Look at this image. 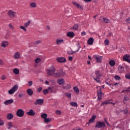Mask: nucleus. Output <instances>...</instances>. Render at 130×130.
Instances as JSON below:
<instances>
[{"instance_id":"nucleus-35","label":"nucleus","mask_w":130,"mask_h":130,"mask_svg":"<svg viewBox=\"0 0 130 130\" xmlns=\"http://www.w3.org/2000/svg\"><path fill=\"white\" fill-rule=\"evenodd\" d=\"M76 45L77 46L78 50L76 51L77 52L80 50V49L81 48V45H80V43L78 42L76 44Z\"/></svg>"},{"instance_id":"nucleus-62","label":"nucleus","mask_w":130,"mask_h":130,"mask_svg":"<svg viewBox=\"0 0 130 130\" xmlns=\"http://www.w3.org/2000/svg\"><path fill=\"white\" fill-rule=\"evenodd\" d=\"M91 1L92 0H85V2H86V3H88L89 2H91Z\"/></svg>"},{"instance_id":"nucleus-6","label":"nucleus","mask_w":130,"mask_h":130,"mask_svg":"<svg viewBox=\"0 0 130 130\" xmlns=\"http://www.w3.org/2000/svg\"><path fill=\"white\" fill-rule=\"evenodd\" d=\"M93 58L96 60V62L99 63L101 62V61H102V59H103V57L102 56L98 55H93Z\"/></svg>"},{"instance_id":"nucleus-27","label":"nucleus","mask_w":130,"mask_h":130,"mask_svg":"<svg viewBox=\"0 0 130 130\" xmlns=\"http://www.w3.org/2000/svg\"><path fill=\"white\" fill-rule=\"evenodd\" d=\"M14 74H15V75H19L20 74V71L19 70L17 69V68H15L13 70Z\"/></svg>"},{"instance_id":"nucleus-56","label":"nucleus","mask_w":130,"mask_h":130,"mask_svg":"<svg viewBox=\"0 0 130 130\" xmlns=\"http://www.w3.org/2000/svg\"><path fill=\"white\" fill-rule=\"evenodd\" d=\"M41 91H42V87H39L38 89V92H39V93H40V92H41Z\"/></svg>"},{"instance_id":"nucleus-5","label":"nucleus","mask_w":130,"mask_h":130,"mask_svg":"<svg viewBox=\"0 0 130 130\" xmlns=\"http://www.w3.org/2000/svg\"><path fill=\"white\" fill-rule=\"evenodd\" d=\"M16 114L18 116V117H23L24 114V110L21 109H18L17 111Z\"/></svg>"},{"instance_id":"nucleus-52","label":"nucleus","mask_w":130,"mask_h":130,"mask_svg":"<svg viewBox=\"0 0 130 130\" xmlns=\"http://www.w3.org/2000/svg\"><path fill=\"white\" fill-rule=\"evenodd\" d=\"M104 104L105 105L109 104V102L106 101L102 103V105H104Z\"/></svg>"},{"instance_id":"nucleus-41","label":"nucleus","mask_w":130,"mask_h":130,"mask_svg":"<svg viewBox=\"0 0 130 130\" xmlns=\"http://www.w3.org/2000/svg\"><path fill=\"white\" fill-rule=\"evenodd\" d=\"M8 126L10 127H13V123L12 122H9L7 123Z\"/></svg>"},{"instance_id":"nucleus-34","label":"nucleus","mask_w":130,"mask_h":130,"mask_svg":"<svg viewBox=\"0 0 130 130\" xmlns=\"http://www.w3.org/2000/svg\"><path fill=\"white\" fill-rule=\"evenodd\" d=\"M42 118H43L44 119H46L47 117V114L43 113L41 115Z\"/></svg>"},{"instance_id":"nucleus-64","label":"nucleus","mask_w":130,"mask_h":130,"mask_svg":"<svg viewBox=\"0 0 130 130\" xmlns=\"http://www.w3.org/2000/svg\"><path fill=\"white\" fill-rule=\"evenodd\" d=\"M91 63V62L90 61H87V64H90Z\"/></svg>"},{"instance_id":"nucleus-38","label":"nucleus","mask_w":130,"mask_h":130,"mask_svg":"<svg viewBox=\"0 0 130 130\" xmlns=\"http://www.w3.org/2000/svg\"><path fill=\"white\" fill-rule=\"evenodd\" d=\"M48 89H44L43 91V93L44 94V95L48 94Z\"/></svg>"},{"instance_id":"nucleus-48","label":"nucleus","mask_w":130,"mask_h":130,"mask_svg":"<svg viewBox=\"0 0 130 130\" xmlns=\"http://www.w3.org/2000/svg\"><path fill=\"white\" fill-rule=\"evenodd\" d=\"M28 86L31 87V86H32V85H33V81H30L29 82H28Z\"/></svg>"},{"instance_id":"nucleus-9","label":"nucleus","mask_w":130,"mask_h":130,"mask_svg":"<svg viewBox=\"0 0 130 130\" xmlns=\"http://www.w3.org/2000/svg\"><path fill=\"white\" fill-rule=\"evenodd\" d=\"M100 20L101 22H103V23H109V22H110V20H109L108 18H107L103 16H101L100 17Z\"/></svg>"},{"instance_id":"nucleus-12","label":"nucleus","mask_w":130,"mask_h":130,"mask_svg":"<svg viewBox=\"0 0 130 130\" xmlns=\"http://www.w3.org/2000/svg\"><path fill=\"white\" fill-rule=\"evenodd\" d=\"M118 71L120 74L123 73L124 72V67L121 65H119L118 67Z\"/></svg>"},{"instance_id":"nucleus-22","label":"nucleus","mask_w":130,"mask_h":130,"mask_svg":"<svg viewBox=\"0 0 130 130\" xmlns=\"http://www.w3.org/2000/svg\"><path fill=\"white\" fill-rule=\"evenodd\" d=\"M26 92L29 96H32L33 95V90L31 89L28 88L27 89Z\"/></svg>"},{"instance_id":"nucleus-57","label":"nucleus","mask_w":130,"mask_h":130,"mask_svg":"<svg viewBox=\"0 0 130 130\" xmlns=\"http://www.w3.org/2000/svg\"><path fill=\"white\" fill-rule=\"evenodd\" d=\"M6 78H7L5 75H3L2 77H1V79L4 80L6 79Z\"/></svg>"},{"instance_id":"nucleus-40","label":"nucleus","mask_w":130,"mask_h":130,"mask_svg":"<svg viewBox=\"0 0 130 130\" xmlns=\"http://www.w3.org/2000/svg\"><path fill=\"white\" fill-rule=\"evenodd\" d=\"M18 97L19 98H22L23 97H25V93H20L18 95Z\"/></svg>"},{"instance_id":"nucleus-54","label":"nucleus","mask_w":130,"mask_h":130,"mask_svg":"<svg viewBox=\"0 0 130 130\" xmlns=\"http://www.w3.org/2000/svg\"><path fill=\"white\" fill-rule=\"evenodd\" d=\"M4 64V61L0 59V66H3Z\"/></svg>"},{"instance_id":"nucleus-60","label":"nucleus","mask_w":130,"mask_h":130,"mask_svg":"<svg viewBox=\"0 0 130 130\" xmlns=\"http://www.w3.org/2000/svg\"><path fill=\"white\" fill-rule=\"evenodd\" d=\"M69 60H73V57L72 56H70L69 57Z\"/></svg>"},{"instance_id":"nucleus-36","label":"nucleus","mask_w":130,"mask_h":130,"mask_svg":"<svg viewBox=\"0 0 130 130\" xmlns=\"http://www.w3.org/2000/svg\"><path fill=\"white\" fill-rule=\"evenodd\" d=\"M40 61H41V59H40V58H37L35 59L36 63H39Z\"/></svg>"},{"instance_id":"nucleus-53","label":"nucleus","mask_w":130,"mask_h":130,"mask_svg":"<svg viewBox=\"0 0 130 130\" xmlns=\"http://www.w3.org/2000/svg\"><path fill=\"white\" fill-rule=\"evenodd\" d=\"M115 78L116 79V80H120V77L117 75H116L115 76Z\"/></svg>"},{"instance_id":"nucleus-13","label":"nucleus","mask_w":130,"mask_h":130,"mask_svg":"<svg viewBox=\"0 0 130 130\" xmlns=\"http://www.w3.org/2000/svg\"><path fill=\"white\" fill-rule=\"evenodd\" d=\"M26 113H27V115H30V116H34V115H35V112L32 109H30Z\"/></svg>"},{"instance_id":"nucleus-25","label":"nucleus","mask_w":130,"mask_h":130,"mask_svg":"<svg viewBox=\"0 0 130 130\" xmlns=\"http://www.w3.org/2000/svg\"><path fill=\"white\" fill-rule=\"evenodd\" d=\"M13 118H14V115H13V114L9 113L7 114V119L10 120L11 119H13Z\"/></svg>"},{"instance_id":"nucleus-19","label":"nucleus","mask_w":130,"mask_h":130,"mask_svg":"<svg viewBox=\"0 0 130 130\" xmlns=\"http://www.w3.org/2000/svg\"><path fill=\"white\" fill-rule=\"evenodd\" d=\"M57 60L58 62H64L66 61V58L64 57H58L57 58Z\"/></svg>"},{"instance_id":"nucleus-45","label":"nucleus","mask_w":130,"mask_h":130,"mask_svg":"<svg viewBox=\"0 0 130 130\" xmlns=\"http://www.w3.org/2000/svg\"><path fill=\"white\" fill-rule=\"evenodd\" d=\"M20 28H21L22 30H23L25 31H27V29H26V28L25 27V26H20Z\"/></svg>"},{"instance_id":"nucleus-29","label":"nucleus","mask_w":130,"mask_h":130,"mask_svg":"<svg viewBox=\"0 0 130 130\" xmlns=\"http://www.w3.org/2000/svg\"><path fill=\"white\" fill-rule=\"evenodd\" d=\"M30 23H31V21L28 20L27 22L24 23V26L25 28H27V27H28V26H29L30 25Z\"/></svg>"},{"instance_id":"nucleus-33","label":"nucleus","mask_w":130,"mask_h":130,"mask_svg":"<svg viewBox=\"0 0 130 130\" xmlns=\"http://www.w3.org/2000/svg\"><path fill=\"white\" fill-rule=\"evenodd\" d=\"M74 30H78V29H79V24H75L73 27Z\"/></svg>"},{"instance_id":"nucleus-31","label":"nucleus","mask_w":130,"mask_h":130,"mask_svg":"<svg viewBox=\"0 0 130 130\" xmlns=\"http://www.w3.org/2000/svg\"><path fill=\"white\" fill-rule=\"evenodd\" d=\"M71 105L72 106H73L74 107H78V104L76 102H72L70 103Z\"/></svg>"},{"instance_id":"nucleus-47","label":"nucleus","mask_w":130,"mask_h":130,"mask_svg":"<svg viewBox=\"0 0 130 130\" xmlns=\"http://www.w3.org/2000/svg\"><path fill=\"white\" fill-rule=\"evenodd\" d=\"M55 113H56V114H57L58 115H60V114H61V112H60V110H56L55 111Z\"/></svg>"},{"instance_id":"nucleus-30","label":"nucleus","mask_w":130,"mask_h":130,"mask_svg":"<svg viewBox=\"0 0 130 130\" xmlns=\"http://www.w3.org/2000/svg\"><path fill=\"white\" fill-rule=\"evenodd\" d=\"M50 121H51V118L47 117L44 119V122H45V123H48Z\"/></svg>"},{"instance_id":"nucleus-32","label":"nucleus","mask_w":130,"mask_h":130,"mask_svg":"<svg viewBox=\"0 0 130 130\" xmlns=\"http://www.w3.org/2000/svg\"><path fill=\"white\" fill-rule=\"evenodd\" d=\"M74 90L75 92V93H79L80 92V90H79V88L77 87H74Z\"/></svg>"},{"instance_id":"nucleus-37","label":"nucleus","mask_w":130,"mask_h":130,"mask_svg":"<svg viewBox=\"0 0 130 130\" xmlns=\"http://www.w3.org/2000/svg\"><path fill=\"white\" fill-rule=\"evenodd\" d=\"M66 96H67V97H68V98H69V99H71L72 98V93H67Z\"/></svg>"},{"instance_id":"nucleus-15","label":"nucleus","mask_w":130,"mask_h":130,"mask_svg":"<svg viewBox=\"0 0 130 130\" xmlns=\"http://www.w3.org/2000/svg\"><path fill=\"white\" fill-rule=\"evenodd\" d=\"M57 82L59 85H64L65 83L64 79H63V78L58 79Z\"/></svg>"},{"instance_id":"nucleus-49","label":"nucleus","mask_w":130,"mask_h":130,"mask_svg":"<svg viewBox=\"0 0 130 130\" xmlns=\"http://www.w3.org/2000/svg\"><path fill=\"white\" fill-rule=\"evenodd\" d=\"M125 77L126 79H130V74H126Z\"/></svg>"},{"instance_id":"nucleus-7","label":"nucleus","mask_w":130,"mask_h":130,"mask_svg":"<svg viewBox=\"0 0 130 130\" xmlns=\"http://www.w3.org/2000/svg\"><path fill=\"white\" fill-rule=\"evenodd\" d=\"M95 127H98V128L105 127V123L104 122H98L95 125Z\"/></svg>"},{"instance_id":"nucleus-46","label":"nucleus","mask_w":130,"mask_h":130,"mask_svg":"<svg viewBox=\"0 0 130 130\" xmlns=\"http://www.w3.org/2000/svg\"><path fill=\"white\" fill-rule=\"evenodd\" d=\"M125 91H126V92H130V87H128V88L126 89V90H123V91H122V93H124V92H125Z\"/></svg>"},{"instance_id":"nucleus-1","label":"nucleus","mask_w":130,"mask_h":130,"mask_svg":"<svg viewBox=\"0 0 130 130\" xmlns=\"http://www.w3.org/2000/svg\"><path fill=\"white\" fill-rule=\"evenodd\" d=\"M47 74L48 76H53L55 78H60L62 76V71H60L55 73V69L51 66L50 69L47 70Z\"/></svg>"},{"instance_id":"nucleus-11","label":"nucleus","mask_w":130,"mask_h":130,"mask_svg":"<svg viewBox=\"0 0 130 130\" xmlns=\"http://www.w3.org/2000/svg\"><path fill=\"white\" fill-rule=\"evenodd\" d=\"M43 102H44V99H38L36 100V102L35 103V105H41V104H43Z\"/></svg>"},{"instance_id":"nucleus-39","label":"nucleus","mask_w":130,"mask_h":130,"mask_svg":"<svg viewBox=\"0 0 130 130\" xmlns=\"http://www.w3.org/2000/svg\"><path fill=\"white\" fill-rule=\"evenodd\" d=\"M104 43L105 45H109V40H108V39L105 40L104 41Z\"/></svg>"},{"instance_id":"nucleus-4","label":"nucleus","mask_w":130,"mask_h":130,"mask_svg":"<svg viewBox=\"0 0 130 130\" xmlns=\"http://www.w3.org/2000/svg\"><path fill=\"white\" fill-rule=\"evenodd\" d=\"M95 74L96 78L93 77L94 80L97 82V83H100V77H101V74H100V71H96L95 72Z\"/></svg>"},{"instance_id":"nucleus-58","label":"nucleus","mask_w":130,"mask_h":130,"mask_svg":"<svg viewBox=\"0 0 130 130\" xmlns=\"http://www.w3.org/2000/svg\"><path fill=\"white\" fill-rule=\"evenodd\" d=\"M85 35H86V32H85V31H82V32H81V36H85Z\"/></svg>"},{"instance_id":"nucleus-24","label":"nucleus","mask_w":130,"mask_h":130,"mask_svg":"<svg viewBox=\"0 0 130 130\" xmlns=\"http://www.w3.org/2000/svg\"><path fill=\"white\" fill-rule=\"evenodd\" d=\"M95 118H96V116H93L89 120V122L87 123L86 124H90V123H92V122H94V121L95 120Z\"/></svg>"},{"instance_id":"nucleus-3","label":"nucleus","mask_w":130,"mask_h":130,"mask_svg":"<svg viewBox=\"0 0 130 130\" xmlns=\"http://www.w3.org/2000/svg\"><path fill=\"white\" fill-rule=\"evenodd\" d=\"M98 89V100H101L102 99V97H103V93H102V91H101V87L100 86L97 87Z\"/></svg>"},{"instance_id":"nucleus-28","label":"nucleus","mask_w":130,"mask_h":130,"mask_svg":"<svg viewBox=\"0 0 130 130\" xmlns=\"http://www.w3.org/2000/svg\"><path fill=\"white\" fill-rule=\"evenodd\" d=\"M30 8H36V7H37V5H36V3L32 2L30 4Z\"/></svg>"},{"instance_id":"nucleus-18","label":"nucleus","mask_w":130,"mask_h":130,"mask_svg":"<svg viewBox=\"0 0 130 130\" xmlns=\"http://www.w3.org/2000/svg\"><path fill=\"white\" fill-rule=\"evenodd\" d=\"M9 46V42L4 41L2 43L1 46L2 47H7Z\"/></svg>"},{"instance_id":"nucleus-43","label":"nucleus","mask_w":130,"mask_h":130,"mask_svg":"<svg viewBox=\"0 0 130 130\" xmlns=\"http://www.w3.org/2000/svg\"><path fill=\"white\" fill-rule=\"evenodd\" d=\"M40 43H41V41L39 40V41H37L35 42V44L36 45H38V44H40Z\"/></svg>"},{"instance_id":"nucleus-44","label":"nucleus","mask_w":130,"mask_h":130,"mask_svg":"<svg viewBox=\"0 0 130 130\" xmlns=\"http://www.w3.org/2000/svg\"><path fill=\"white\" fill-rule=\"evenodd\" d=\"M5 124V122L4 120H3L1 118H0V125H4Z\"/></svg>"},{"instance_id":"nucleus-50","label":"nucleus","mask_w":130,"mask_h":130,"mask_svg":"<svg viewBox=\"0 0 130 130\" xmlns=\"http://www.w3.org/2000/svg\"><path fill=\"white\" fill-rule=\"evenodd\" d=\"M9 28L11 29V30H13L14 29V26L11 24L9 25Z\"/></svg>"},{"instance_id":"nucleus-59","label":"nucleus","mask_w":130,"mask_h":130,"mask_svg":"<svg viewBox=\"0 0 130 130\" xmlns=\"http://www.w3.org/2000/svg\"><path fill=\"white\" fill-rule=\"evenodd\" d=\"M126 22L127 24H129V18L126 19Z\"/></svg>"},{"instance_id":"nucleus-8","label":"nucleus","mask_w":130,"mask_h":130,"mask_svg":"<svg viewBox=\"0 0 130 130\" xmlns=\"http://www.w3.org/2000/svg\"><path fill=\"white\" fill-rule=\"evenodd\" d=\"M8 15L10 18H15V16H16V12L13 11V10H9L8 13Z\"/></svg>"},{"instance_id":"nucleus-10","label":"nucleus","mask_w":130,"mask_h":130,"mask_svg":"<svg viewBox=\"0 0 130 130\" xmlns=\"http://www.w3.org/2000/svg\"><path fill=\"white\" fill-rule=\"evenodd\" d=\"M123 59L124 61H127L130 63V56L128 55H125L123 57Z\"/></svg>"},{"instance_id":"nucleus-63","label":"nucleus","mask_w":130,"mask_h":130,"mask_svg":"<svg viewBox=\"0 0 130 130\" xmlns=\"http://www.w3.org/2000/svg\"><path fill=\"white\" fill-rule=\"evenodd\" d=\"M124 113L125 114L126 113H127V110L124 111Z\"/></svg>"},{"instance_id":"nucleus-17","label":"nucleus","mask_w":130,"mask_h":130,"mask_svg":"<svg viewBox=\"0 0 130 130\" xmlns=\"http://www.w3.org/2000/svg\"><path fill=\"white\" fill-rule=\"evenodd\" d=\"M12 103H14V100H13V99H10V100L6 101L4 102V104L5 105H9L10 104H12Z\"/></svg>"},{"instance_id":"nucleus-14","label":"nucleus","mask_w":130,"mask_h":130,"mask_svg":"<svg viewBox=\"0 0 130 130\" xmlns=\"http://www.w3.org/2000/svg\"><path fill=\"white\" fill-rule=\"evenodd\" d=\"M63 42H64L63 39H57L56 40V44L57 45H60V44H62Z\"/></svg>"},{"instance_id":"nucleus-61","label":"nucleus","mask_w":130,"mask_h":130,"mask_svg":"<svg viewBox=\"0 0 130 130\" xmlns=\"http://www.w3.org/2000/svg\"><path fill=\"white\" fill-rule=\"evenodd\" d=\"M45 84H46V85H49V82H48L47 81V80H46V82H45Z\"/></svg>"},{"instance_id":"nucleus-55","label":"nucleus","mask_w":130,"mask_h":130,"mask_svg":"<svg viewBox=\"0 0 130 130\" xmlns=\"http://www.w3.org/2000/svg\"><path fill=\"white\" fill-rule=\"evenodd\" d=\"M124 100H125L126 101H128V97H127L126 95H125L124 96Z\"/></svg>"},{"instance_id":"nucleus-20","label":"nucleus","mask_w":130,"mask_h":130,"mask_svg":"<svg viewBox=\"0 0 130 130\" xmlns=\"http://www.w3.org/2000/svg\"><path fill=\"white\" fill-rule=\"evenodd\" d=\"M93 43H94V39H93V38H90L87 41V43L89 45H92V44H93Z\"/></svg>"},{"instance_id":"nucleus-2","label":"nucleus","mask_w":130,"mask_h":130,"mask_svg":"<svg viewBox=\"0 0 130 130\" xmlns=\"http://www.w3.org/2000/svg\"><path fill=\"white\" fill-rule=\"evenodd\" d=\"M18 89H19V86H18L17 84H16L10 90L8 91V93L10 95L14 94L15 92H16V91H17Z\"/></svg>"},{"instance_id":"nucleus-23","label":"nucleus","mask_w":130,"mask_h":130,"mask_svg":"<svg viewBox=\"0 0 130 130\" xmlns=\"http://www.w3.org/2000/svg\"><path fill=\"white\" fill-rule=\"evenodd\" d=\"M73 5L78 9H80V10H83V7L81 5H80L79 4L76 2H73Z\"/></svg>"},{"instance_id":"nucleus-16","label":"nucleus","mask_w":130,"mask_h":130,"mask_svg":"<svg viewBox=\"0 0 130 130\" xmlns=\"http://www.w3.org/2000/svg\"><path fill=\"white\" fill-rule=\"evenodd\" d=\"M21 57V54H20V53L17 52H16L14 55V58L15 59H18L19 58H20V57Z\"/></svg>"},{"instance_id":"nucleus-51","label":"nucleus","mask_w":130,"mask_h":130,"mask_svg":"<svg viewBox=\"0 0 130 130\" xmlns=\"http://www.w3.org/2000/svg\"><path fill=\"white\" fill-rule=\"evenodd\" d=\"M66 89H67V90H69V89H71V85H70V84H67V85H66Z\"/></svg>"},{"instance_id":"nucleus-42","label":"nucleus","mask_w":130,"mask_h":130,"mask_svg":"<svg viewBox=\"0 0 130 130\" xmlns=\"http://www.w3.org/2000/svg\"><path fill=\"white\" fill-rule=\"evenodd\" d=\"M76 52H77V51H72L71 52L68 51L67 53H68V54H74V53H76Z\"/></svg>"},{"instance_id":"nucleus-26","label":"nucleus","mask_w":130,"mask_h":130,"mask_svg":"<svg viewBox=\"0 0 130 130\" xmlns=\"http://www.w3.org/2000/svg\"><path fill=\"white\" fill-rule=\"evenodd\" d=\"M109 64L111 67H114L115 66V61L113 60H111L109 61Z\"/></svg>"},{"instance_id":"nucleus-21","label":"nucleus","mask_w":130,"mask_h":130,"mask_svg":"<svg viewBox=\"0 0 130 130\" xmlns=\"http://www.w3.org/2000/svg\"><path fill=\"white\" fill-rule=\"evenodd\" d=\"M67 35L68 36V37L73 38V37H75V33H74L73 31H69L68 33H67Z\"/></svg>"}]
</instances>
